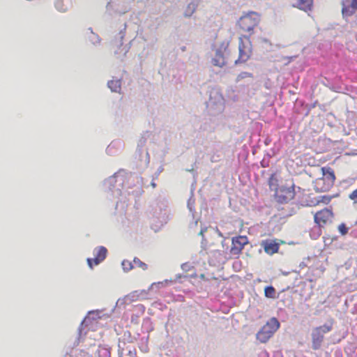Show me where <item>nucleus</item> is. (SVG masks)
I'll use <instances>...</instances> for the list:
<instances>
[{"label": "nucleus", "instance_id": "11", "mask_svg": "<svg viewBox=\"0 0 357 357\" xmlns=\"http://www.w3.org/2000/svg\"><path fill=\"white\" fill-rule=\"evenodd\" d=\"M213 64L218 67H222L225 65L226 61L223 53L221 50H217L212 60Z\"/></svg>", "mask_w": 357, "mask_h": 357}, {"label": "nucleus", "instance_id": "1", "mask_svg": "<svg viewBox=\"0 0 357 357\" xmlns=\"http://www.w3.org/2000/svg\"><path fill=\"white\" fill-rule=\"evenodd\" d=\"M260 22L259 15L255 12H250L242 16L238 22L239 29L248 35H241L238 38V57L235 61L236 64L243 63L248 61L252 53V45L250 36L254 33V29Z\"/></svg>", "mask_w": 357, "mask_h": 357}, {"label": "nucleus", "instance_id": "2", "mask_svg": "<svg viewBox=\"0 0 357 357\" xmlns=\"http://www.w3.org/2000/svg\"><path fill=\"white\" fill-rule=\"evenodd\" d=\"M321 176L313 181L314 189L316 192H322L328 191L334 185L335 175L334 170L330 167L321 168Z\"/></svg>", "mask_w": 357, "mask_h": 357}, {"label": "nucleus", "instance_id": "13", "mask_svg": "<svg viewBox=\"0 0 357 357\" xmlns=\"http://www.w3.org/2000/svg\"><path fill=\"white\" fill-rule=\"evenodd\" d=\"M144 291H134L130 294H128L126 297V301L128 303H132L137 301L140 299V296Z\"/></svg>", "mask_w": 357, "mask_h": 357}, {"label": "nucleus", "instance_id": "14", "mask_svg": "<svg viewBox=\"0 0 357 357\" xmlns=\"http://www.w3.org/2000/svg\"><path fill=\"white\" fill-rule=\"evenodd\" d=\"M109 88L114 92L118 91L121 89V82L119 79L111 80L108 82Z\"/></svg>", "mask_w": 357, "mask_h": 357}, {"label": "nucleus", "instance_id": "17", "mask_svg": "<svg viewBox=\"0 0 357 357\" xmlns=\"http://www.w3.org/2000/svg\"><path fill=\"white\" fill-rule=\"evenodd\" d=\"M121 265H122V268L123 269L124 271H129L130 270H132L133 268V265L132 264V262L129 260H123L121 263Z\"/></svg>", "mask_w": 357, "mask_h": 357}, {"label": "nucleus", "instance_id": "22", "mask_svg": "<svg viewBox=\"0 0 357 357\" xmlns=\"http://www.w3.org/2000/svg\"><path fill=\"white\" fill-rule=\"evenodd\" d=\"M229 42L226 41L225 43H223L222 46L225 50H226L229 46Z\"/></svg>", "mask_w": 357, "mask_h": 357}, {"label": "nucleus", "instance_id": "23", "mask_svg": "<svg viewBox=\"0 0 357 357\" xmlns=\"http://www.w3.org/2000/svg\"><path fill=\"white\" fill-rule=\"evenodd\" d=\"M273 179V175L271 176V177L269 179V185H272V180Z\"/></svg>", "mask_w": 357, "mask_h": 357}, {"label": "nucleus", "instance_id": "19", "mask_svg": "<svg viewBox=\"0 0 357 357\" xmlns=\"http://www.w3.org/2000/svg\"><path fill=\"white\" fill-rule=\"evenodd\" d=\"M248 77L252 78V74L248 72H242L237 76L236 81L239 82L240 80Z\"/></svg>", "mask_w": 357, "mask_h": 357}, {"label": "nucleus", "instance_id": "6", "mask_svg": "<svg viewBox=\"0 0 357 357\" xmlns=\"http://www.w3.org/2000/svg\"><path fill=\"white\" fill-rule=\"evenodd\" d=\"M295 196L294 188L282 186L275 192V197L280 203H287L294 199Z\"/></svg>", "mask_w": 357, "mask_h": 357}, {"label": "nucleus", "instance_id": "21", "mask_svg": "<svg viewBox=\"0 0 357 357\" xmlns=\"http://www.w3.org/2000/svg\"><path fill=\"white\" fill-rule=\"evenodd\" d=\"M349 198L352 200L354 203H357V188L349 194Z\"/></svg>", "mask_w": 357, "mask_h": 357}, {"label": "nucleus", "instance_id": "15", "mask_svg": "<svg viewBox=\"0 0 357 357\" xmlns=\"http://www.w3.org/2000/svg\"><path fill=\"white\" fill-rule=\"evenodd\" d=\"M265 296L270 298H275V289L273 286L266 287L264 289Z\"/></svg>", "mask_w": 357, "mask_h": 357}, {"label": "nucleus", "instance_id": "18", "mask_svg": "<svg viewBox=\"0 0 357 357\" xmlns=\"http://www.w3.org/2000/svg\"><path fill=\"white\" fill-rule=\"evenodd\" d=\"M332 199V197L329 195H324L320 197V199L317 201V204L323 203L324 204H328Z\"/></svg>", "mask_w": 357, "mask_h": 357}, {"label": "nucleus", "instance_id": "8", "mask_svg": "<svg viewBox=\"0 0 357 357\" xmlns=\"http://www.w3.org/2000/svg\"><path fill=\"white\" fill-rule=\"evenodd\" d=\"M248 238L243 236H239L232 238L230 253L232 255H238L244 246L248 243Z\"/></svg>", "mask_w": 357, "mask_h": 357}, {"label": "nucleus", "instance_id": "16", "mask_svg": "<svg viewBox=\"0 0 357 357\" xmlns=\"http://www.w3.org/2000/svg\"><path fill=\"white\" fill-rule=\"evenodd\" d=\"M133 263L135 265V266L142 268V270L145 271L147 269L148 266L146 264L142 261L139 259L135 257L133 259Z\"/></svg>", "mask_w": 357, "mask_h": 357}, {"label": "nucleus", "instance_id": "7", "mask_svg": "<svg viewBox=\"0 0 357 357\" xmlns=\"http://www.w3.org/2000/svg\"><path fill=\"white\" fill-rule=\"evenodd\" d=\"M107 250L103 246H99L94 249V258H88L87 263L90 268H93L94 266L98 265L103 261L107 257Z\"/></svg>", "mask_w": 357, "mask_h": 357}, {"label": "nucleus", "instance_id": "20", "mask_svg": "<svg viewBox=\"0 0 357 357\" xmlns=\"http://www.w3.org/2000/svg\"><path fill=\"white\" fill-rule=\"evenodd\" d=\"M338 231L342 235H345L348 232V228L344 223H342L338 226Z\"/></svg>", "mask_w": 357, "mask_h": 357}, {"label": "nucleus", "instance_id": "10", "mask_svg": "<svg viewBox=\"0 0 357 357\" xmlns=\"http://www.w3.org/2000/svg\"><path fill=\"white\" fill-rule=\"evenodd\" d=\"M261 245L264 248L265 252L268 255L277 253L280 248L279 243L275 240L266 239L262 241Z\"/></svg>", "mask_w": 357, "mask_h": 357}, {"label": "nucleus", "instance_id": "5", "mask_svg": "<svg viewBox=\"0 0 357 357\" xmlns=\"http://www.w3.org/2000/svg\"><path fill=\"white\" fill-rule=\"evenodd\" d=\"M333 217L332 210L325 208L314 213V220L319 227H324L333 222Z\"/></svg>", "mask_w": 357, "mask_h": 357}, {"label": "nucleus", "instance_id": "4", "mask_svg": "<svg viewBox=\"0 0 357 357\" xmlns=\"http://www.w3.org/2000/svg\"><path fill=\"white\" fill-rule=\"evenodd\" d=\"M332 329V326L324 324L319 327H316L312 332V347L314 350H317L321 348V344L324 341V334L330 332Z\"/></svg>", "mask_w": 357, "mask_h": 357}, {"label": "nucleus", "instance_id": "12", "mask_svg": "<svg viewBox=\"0 0 357 357\" xmlns=\"http://www.w3.org/2000/svg\"><path fill=\"white\" fill-rule=\"evenodd\" d=\"M313 3V0H298L296 6L301 10H310Z\"/></svg>", "mask_w": 357, "mask_h": 357}, {"label": "nucleus", "instance_id": "9", "mask_svg": "<svg viewBox=\"0 0 357 357\" xmlns=\"http://www.w3.org/2000/svg\"><path fill=\"white\" fill-rule=\"evenodd\" d=\"M342 13L344 17H350L357 12V0H343Z\"/></svg>", "mask_w": 357, "mask_h": 357}, {"label": "nucleus", "instance_id": "3", "mask_svg": "<svg viewBox=\"0 0 357 357\" xmlns=\"http://www.w3.org/2000/svg\"><path fill=\"white\" fill-rule=\"evenodd\" d=\"M280 322L273 317L257 333V339L261 343H266L279 329Z\"/></svg>", "mask_w": 357, "mask_h": 357}]
</instances>
